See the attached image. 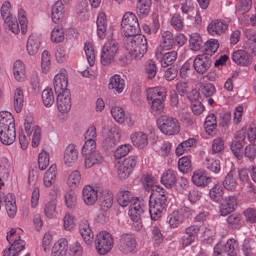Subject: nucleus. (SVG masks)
Listing matches in <instances>:
<instances>
[{
  "label": "nucleus",
  "mask_w": 256,
  "mask_h": 256,
  "mask_svg": "<svg viewBox=\"0 0 256 256\" xmlns=\"http://www.w3.org/2000/svg\"><path fill=\"white\" fill-rule=\"evenodd\" d=\"M166 192L160 186L151 194L149 200V212L152 220H156L166 211L168 204Z\"/></svg>",
  "instance_id": "nucleus-1"
},
{
  "label": "nucleus",
  "mask_w": 256,
  "mask_h": 256,
  "mask_svg": "<svg viewBox=\"0 0 256 256\" xmlns=\"http://www.w3.org/2000/svg\"><path fill=\"white\" fill-rule=\"evenodd\" d=\"M125 46L132 58H141L148 50L147 41L143 35L138 34L128 36L124 40Z\"/></svg>",
  "instance_id": "nucleus-2"
},
{
  "label": "nucleus",
  "mask_w": 256,
  "mask_h": 256,
  "mask_svg": "<svg viewBox=\"0 0 256 256\" xmlns=\"http://www.w3.org/2000/svg\"><path fill=\"white\" fill-rule=\"evenodd\" d=\"M82 154L84 160V167L86 168L101 164L104 161L102 154L96 149L92 142L84 144L82 148Z\"/></svg>",
  "instance_id": "nucleus-3"
},
{
  "label": "nucleus",
  "mask_w": 256,
  "mask_h": 256,
  "mask_svg": "<svg viewBox=\"0 0 256 256\" xmlns=\"http://www.w3.org/2000/svg\"><path fill=\"white\" fill-rule=\"evenodd\" d=\"M120 49L119 43L114 38L108 40L102 50L101 63L104 66H108L114 60Z\"/></svg>",
  "instance_id": "nucleus-4"
},
{
  "label": "nucleus",
  "mask_w": 256,
  "mask_h": 256,
  "mask_svg": "<svg viewBox=\"0 0 256 256\" xmlns=\"http://www.w3.org/2000/svg\"><path fill=\"white\" fill-rule=\"evenodd\" d=\"M114 240L112 235L106 231L100 232L96 240V248L100 255L108 254L113 247Z\"/></svg>",
  "instance_id": "nucleus-5"
},
{
  "label": "nucleus",
  "mask_w": 256,
  "mask_h": 256,
  "mask_svg": "<svg viewBox=\"0 0 256 256\" xmlns=\"http://www.w3.org/2000/svg\"><path fill=\"white\" fill-rule=\"evenodd\" d=\"M160 131L166 135H174L179 132L180 128L178 121L170 116H161L157 120Z\"/></svg>",
  "instance_id": "nucleus-6"
},
{
  "label": "nucleus",
  "mask_w": 256,
  "mask_h": 256,
  "mask_svg": "<svg viewBox=\"0 0 256 256\" xmlns=\"http://www.w3.org/2000/svg\"><path fill=\"white\" fill-rule=\"evenodd\" d=\"M121 25L125 36H128L136 35L140 30L138 18L131 12H126L124 15Z\"/></svg>",
  "instance_id": "nucleus-7"
},
{
  "label": "nucleus",
  "mask_w": 256,
  "mask_h": 256,
  "mask_svg": "<svg viewBox=\"0 0 256 256\" xmlns=\"http://www.w3.org/2000/svg\"><path fill=\"white\" fill-rule=\"evenodd\" d=\"M137 163V157L130 156L116 164L118 177L121 180L127 178L132 173Z\"/></svg>",
  "instance_id": "nucleus-8"
},
{
  "label": "nucleus",
  "mask_w": 256,
  "mask_h": 256,
  "mask_svg": "<svg viewBox=\"0 0 256 256\" xmlns=\"http://www.w3.org/2000/svg\"><path fill=\"white\" fill-rule=\"evenodd\" d=\"M22 233L23 231L20 228H12L8 232L6 237L10 247L18 252L22 250L26 246L25 241L21 238Z\"/></svg>",
  "instance_id": "nucleus-9"
},
{
  "label": "nucleus",
  "mask_w": 256,
  "mask_h": 256,
  "mask_svg": "<svg viewBox=\"0 0 256 256\" xmlns=\"http://www.w3.org/2000/svg\"><path fill=\"white\" fill-rule=\"evenodd\" d=\"M121 135L122 132L120 128L115 125L112 126L102 142V146L107 150H110L116 146Z\"/></svg>",
  "instance_id": "nucleus-10"
},
{
  "label": "nucleus",
  "mask_w": 256,
  "mask_h": 256,
  "mask_svg": "<svg viewBox=\"0 0 256 256\" xmlns=\"http://www.w3.org/2000/svg\"><path fill=\"white\" fill-rule=\"evenodd\" d=\"M194 67L196 71L200 74H204L210 68L212 64L210 56L208 54L198 55L194 60Z\"/></svg>",
  "instance_id": "nucleus-11"
},
{
  "label": "nucleus",
  "mask_w": 256,
  "mask_h": 256,
  "mask_svg": "<svg viewBox=\"0 0 256 256\" xmlns=\"http://www.w3.org/2000/svg\"><path fill=\"white\" fill-rule=\"evenodd\" d=\"M136 242L134 236L128 234L121 236L119 241V249L124 254L132 252L136 248Z\"/></svg>",
  "instance_id": "nucleus-12"
},
{
  "label": "nucleus",
  "mask_w": 256,
  "mask_h": 256,
  "mask_svg": "<svg viewBox=\"0 0 256 256\" xmlns=\"http://www.w3.org/2000/svg\"><path fill=\"white\" fill-rule=\"evenodd\" d=\"M174 39L172 33L170 31H164L162 32L160 45L156 50V56L159 58L162 54L164 49L168 50L172 48Z\"/></svg>",
  "instance_id": "nucleus-13"
},
{
  "label": "nucleus",
  "mask_w": 256,
  "mask_h": 256,
  "mask_svg": "<svg viewBox=\"0 0 256 256\" xmlns=\"http://www.w3.org/2000/svg\"><path fill=\"white\" fill-rule=\"evenodd\" d=\"M146 209V206L144 202L136 199L130 207L128 215L132 221L138 222L140 220L142 215Z\"/></svg>",
  "instance_id": "nucleus-14"
},
{
  "label": "nucleus",
  "mask_w": 256,
  "mask_h": 256,
  "mask_svg": "<svg viewBox=\"0 0 256 256\" xmlns=\"http://www.w3.org/2000/svg\"><path fill=\"white\" fill-rule=\"evenodd\" d=\"M56 104L58 110L62 113L68 112L71 108V98L69 90L56 94Z\"/></svg>",
  "instance_id": "nucleus-15"
},
{
  "label": "nucleus",
  "mask_w": 256,
  "mask_h": 256,
  "mask_svg": "<svg viewBox=\"0 0 256 256\" xmlns=\"http://www.w3.org/2000/svg\"><path fill=\"white\" fill-rule=\"evenodd\" d=\"M54 86L56 94L69 90L68 86V75L66 70H62L56 74L54 79Z\"/></svg>",
  "instance_id": "nucleus-16"
},
{
  "label": "nucleus",
  "mask_w": 256,
  "mask_h": 256,
  "mask_svg": "<svg viewBox=\"0 0 256 256\" xmlns=\"http://www.w3.org/2000/svg\"><path fill=\"white\" fill-rule=\"evenodd\" d=\"M227 28L228 25L224 21L215 20L208 24L207 31L212 36H219L224 34Z\"/></svg>",
  "instance_id": "nucleus-17"
},
{
  "label": "nucleus",
  "mask_w": 256,
  "mask_h": 256,
  "mask_svg": "<svg viewBox=\"0 0 256 256\" xmlns=\"http://www.w3.org/2000/svg\"><path fill=\"white\" fill-rule=\"evenodd\" d=\"M232 60L236 64L248 66L252 62V58L245 50H238L234 51L232 56Z\"/></svg>",
  "instance_id": "nucleus-18"
},
{
  "label": "nucleus",
  "mask_w": 256,
  "mask_h": 256,
  "mask_svg": "<svg viewBox=\"0 0 256 256\" xmlns=\"http://www.w3.org/2000/svg\"><path fill=\"white\" fill-rule=\"evenodd\" d=\"M98 190L91 186L86 185L82 189V198L88 206L93 205L98 200Z\"/></svg>",
  "instance_id": "nucleus-19"
},
{
  "label": "nucleus",
  "mask_w": 256,
  "mask_h": 256,
  "mask_svg": "<svg viewBox=\"0 0 256 256\" xmlns=\"http://www.w3.org/2000/svg\"><path fill=\"white\" fill-rule=\"evenodd\" d=\"M78 154V151L76 149V146L73 144H68L64 152V164L68 166H72L77 160Z\"/></svg>",
  "instance_id": "nucleus-20"
},
{
  "label": "nucleus",
  "mask_w": 256,
  "mask_h": 256,
  "mask_svg": "<svg viewBox=\"0 0 256 256\" xmlns=\"http://www.w3.org/2000/svg\"><path fill=\"white\" fill-rule=\"evenodd\" d=\"M192 180L194 184L198 186L204 187L211 182L212 178L206 176L204 170H198L193 172Z\"/></svg>",
  "instance_id": "nucleus-21"
},
{
  "label": "nucleus",
  "mask_w": 256,
  "mask_h": 256,
  "mask_svg": "<svg viewBox=\"0 0 256 256\" xmlns=\"http://www.w3.org/2000/svg\"><path fill=\"white\" fill-rule=\"evenodd\" d=\"M80 232L85 242L90 245L92 242L94 234L86 220H82L79 226Z\"/></svg>",
  "instance_id": "nucleus-22"
},
{
  "label": "nucleus",
  "mask_w": 256,
  "mask_h": 256,
  "mask_svg": "<svg viewBox=\"0 0 256 256\" xmlns=\"http://www.w3.org/2000/svg\"><path fill=\"white\" fill-rule=\"evenodd\" d=\"M237 204V199L234 196L226 197L222 203L220 212L221 215L226 216L232 212Z\"/></svg>",
  "instance_id": "nucleus-23"
},
{
  "label": "nucleus",
  "mask_w": 256,
  "mask_h": 256,
  "mask_svg": "<svg viewBox=\"0 0 256 256\" xmlns=\"http://www.w3.org/2000/svg\"><path fill=\"white\" fill-rule=\"evenodd\" d=\"M40 46V41L39 37L34 34L30 35L26 43V50L30 56L36 54L39 50Z\"/></svg>",
  "instance_id": "nucleus-24"
},
{
  "label": "nucleus",
  "mask_w": 256,
  "mask_h": 256,
  "mask_svg": "<svg viewBox=\"0 0 256 256\" xmlns=\"http://www.w3.org/2000/svg\"><path fill=\"white\" fill-rule=\"evenodd\" d=\"M0 130V140L1 142L6 145H10L12 144L16 139L15 126Z\"/></svg>",
  "instance_id": "nucleus-25"
},
{
  "label": "nucleus",
  "mask_w": 256,
  "mask_h": 256,
  "mask_svg": "<svg viewBox=\"0 0 256 256\" xmlns=\"http://www.w3.org/2000/svg\"><path fill=\"white\" fill-rule=\"evenodd\" d=\"M125 88L124 80L118 74L111 76L108 84V88L114 90L118 93H121Z\"/></svg>",
  "instance_id": "nucleus-26"
},
{
  "label": "nucleus",
  "mask_w": 256,
  "mask_h": 256,
  "mask_svg": "<svg viewBox=\"0 0 256 256\" xmlns=\"http://www.w3.org/2000/svg\"><path fill=\"white\" fill-rule=\"evenodd\" d=\"M130 138L133 144L138 148H143L148 144V136L142 132L132 134Z\"/></svg>",
  "instance_id": "nucleus-27"
},
{
  "label": "nucleus",
  "mask_w": 256,
  "mask_h": 256,
  "mask_svg": "<svg viewBox=\"0 0 256 256\" xmlns=\"http://www.w3.org/2000/svg\"><path fill=\"white\" fill-rule=\"evenodd\" d=\"M238 185L237 174L235 170H232L225 176L223 186L225 189L230 190H234Z\"/></svg>",
  "instance_id": "nucleus-28"
},
{
  "label": "nucleus",
  "mask_w": 256,
  "mask_h": 256,
  "mask_svg": "<svg viewBox=\"0 0 256 256\" xmlns=\"http://www.w3.org/2000/svg\"><path fill=\"white\" fill-rule=\"evenodd\" d=\"M166 89L163 86L149 88L147 91V99L148 100L164 99L166 96Z\"/></svg>",
  "instance_id": "nucleus-29"
},
{
  "label": "nucleus",
  "mask_w": 256,
  "mask_h": 256,
  "mask_svg": "<svg viewBox=\"0 0 256 256\" xmlns=\"http://www.w3.org/2000/svg\"><path fill=\"white\" fill-rule=\"evenodd\" d=\"M107 25L105 14L103 12H100L97 18L96 26L98 36L101 40L104 39L106 36Z\"/></svg>",
  "instance_id": "nucleus-30"
},
{
  "label": "nucleus",
  "mask_w": 256,
  "mask_h": 256,
  "mask_svg": "<svg viewBox=\"0 0 256 256\" xmlns=\"http://www.w3.org/2000/svg\"><path fill=\"white\" fill-rule=\"evenodd\" d=\"M64 6L60 0H58L52 8V19L54 22L58 23L64 17Z\"/></svg>",
  "instance_id": "nucleus-31"
},
{
  "label": "nucleus",
  "mask_w": 256,
  "mask_h": 256,
  "mask_svg": "<svg viewBox=\"0 0 256 256\" xmlns=\"http://www.w3.org/2000/svg\"><path fill=\"white\" fill-rule=\"evenodd\" d=\"M15 126L13 116L8 111L0 112V130Z\"/></svg>",
  "instance_id": "nucleus-32"
},
{
  "label": "nucleus",
  "mask_w": 256,
  "mask_h": 256,
  "mask_svg": "<svg viewBox=\"0 0 256 256\" xmlns=\"http://www.w3.org/2000/svg\"><path fill=\"white\" fill-rule=\"evenodd\" d=\"M68 248L67 240L64 239H60L54 246L52 256H66Z\"/></svg>",
  "instance_id": "nucleus-33"
},
{
  "label": "nucleus",
  "mask_w": 256,
  "mask_h": 256,
  "mask_svg": "<svg viewBox=\"0 0 256 256\" xmlns=\"http://www.w3.org/2000/svg\"><path fill=\"white\" fill-rule=\"evenodd\" d=\"M178 54L176 51L172 50L166 53H164L162 56H160L158 58H161V66L164 68H166L171 66L176 61L177 58Z\"/></svg>",
  "instance_id": "nucleus-34"
},
{
  "label": "nucleus",
  "mask_w": 256,
  "mask_h": 256,
  "mask_svg": "<svg viewBox=\"0 0 256 256\" xmlns=\"http://www.w3.org/2000/svg\"><path fill=\"white\" fill-rule=\"evenodd\" d=\"M56 174V166L52 164L46 172L44 176V184L46 187H50L55 182Z\"/></svg>",
  "instance_id": "nucleus-35"
},
{
  "label": "nucleus",
  "mask_w": 256,
  "mask_h": 256,
  "mask_svg": "<svg viewBox=\"0 0 256 256\" xmlns=\"http://www.w3.org/2000/svg\"><path fill=\"white\" fill-rule=\"evenodd\" d=\"M223 250L230 256H236L238 252V242L234 239L228 240L225 244H222Z\"/></svg>",
  "instance_id": "nucleus-36"
},
{
  "label": "nucleus",
  "mask_w": 256,
  "mask_h": 256,
  "mask_svg": "<svg viewBox=\"0 0 256 256\" xmlns=\"http://www.w3.org/2000/svg\"><path fill=\"white\" fill-rule=\"evenodd\" d=\"M14 75L15 78L19 82L24 80L25 74V67L21 60H17L14 64Z\"/></svg>",
  "instance_id": "nucleus-37"
},
{
  "label": "nucleus",
  "mask_w": 256,
  "mask_h": 256,
  "mask_svg": "<svg viewBox=\"0 0 256 256\" xmlns=\"http://www.w3.org/2000/svg\"><path fill=\"white\" fill-rule=\"evenodd\" d=\"M204 166L212 172L217 174L220 170V162L210 157H206L204 162Z\"/></svg>",
  "instance_id": "nucleus-38"
},
{
  "label": "nucleus",
  "mask_w": 256,
  "mask_h": 256,
  "mask_svg": "<svg viewBox=\"0 0 256 256\" xmlns=\"http://www.w3.org/2000/svg\"><path fill=\"white\" fill-rule=\"evenodd\" d=\"M161 182L166 188H172L176 182V174L172 170H168L163 173Z\"/></svg>",
  "instance_id": "nucleus-39"
},
{
  "label": "nucleus",
  "mask_w": 256,
  "mask_h": 256,
  "mask_svg": "<svg viewBox=\"0 0 256 256\" xmlns=\"http://www.w3.org/2000/svg\"><path fill=\"white\" fill-rule=\"evenodd\" d=\"M223 188L218 183L216 184L210 191V196L214 202H218L222 199Z\"/></svg>",
  "instance_id": "nucleus-40"
},
{
  "label": "nucleus",
  "mask_w": 256,
  "mask_h": 256,
  "mask_svg": "<svg viewBox=\"0 0 256 256\" xmlns=\"http://www.w3.org/2000/svg\"><path fill=\"white\" fill-rule=\"evenodd\" d=\"M190 46L192 50L198 51L200 49L202 41L200 35L197 33H192L190 35Z\"/></svg>",
  "instance_id": "nucleus-41"
},
{
  "label": "nucleus",
  "mask_w": 256,
  "mask_h": 256,
  "mask_svg": "<svg viewBox=\"0 0 256 256\" xmlns=\"http://www.w3.org/2000/svg\"><path fill=\"white\" fill-rule=\"evenodd\" d=\"M24 96L22 90L20 88H17L14 94V107L17 112H20L23 106Z\"/></svg>",
  "instance_id": "nucleus-42"
},
{
  "label": "nucleus",
  "mask_w": 256,
  "mask_h": 256,
  "mask_svg": "<svg viewBox=\"0 0 256 256\" xmlns=\"http://www.w3.org/2000/svg\"><path fill=\"white\" fill-rule=\"evenodd\" d=\"M118 195V202L122 207L127 206L134 198L133 195L128 190L120 192Z\"/></svg>",
  "instance_id": "nucleus-43"
},
{
  "label": "nucleus",
  "mask_w": 256,
  "mask_h": 256,
  "mask_svg": "<svg viewBox=\"0 0 256 256\" xmlns=\"http://www.w3.org/2000/svg\"><path fill=\"white\" fill-rule=\"evenodd\" d=\"M64 40V30L62 26H55L51 34V40L54 43H58Z\"/></svg>",
  "instance_id": "nucleus-44"
},
{
  "label": "nucleus",
  "mask_w": 256,
  "mask_h": 256,
  "mask_svg": "<svg viewBox=\"0 0 256 256\" xmlns=\"http://www.w3.org/2000/svg\"><path fill=\"white\" fill-rule=\"evenodd\" d=\"M178 167L180 172L188 173L192 170V162L190 156H183L178 161Z\"/></svg>",
  "instance_id": "nucleus-45"
},
{
  "label": "nucleus",
  "mask_w": 256,
  "mask_h": 256,
  "mask_svg": "<svg viewBox=\"0 0 256 256\" xmlns=\"http://www.w3.org/2000/svg\"><path fill=\"white\" fill-rule=\"evenodd\" d=\"M130 144H124L118 146L114 152V156L116 158L119 159L127 155L132 150Z\"/></svg>",
  "instance_id": "nucleus-46"
},
{
  "label": "nucleus",
  "mask_w": 256,
  "mask_h": 256,
  "mask_svg": "<svg viewBox=\"0 0 256 256\" xmlns=\"http://www.w3.org/2000/svg\"><path fill=\"white\" fill-rule=\"evenodd\" d=\"M84 49L87 60L90 65L92 66L95 62V53L92 44L86 42L85 43Z\"/></svg>",
  "instance_id": "nucleus-47"
},
{
  "label": "nucleus",
  "mask_w": 256,
  "mask_h": 256,
  "mask_svg": "<svg viewBox=\"0 0 256 256\" xmlns=\"http://www.w3.org/2000/svg\"><path fill=\"white\" fill-rule=\"evenodd\" d=\"M145 72L146 77L149 80L153 79L156 73V66L152 60H148L145 64Z\"/></svg>",
  "instance_id": "nucleus-48"
},
{
  "label": "nucleus",
  "mask_w": 256,
  "mask_h": 256,
  "mask_svg": "<svg viewBox=\"0 0 256 256\" xmlns=\"http://www.w3.org/2000/svg\"><path fill=\"white\" fill-rule=\"evenodd\" d=\"M65 202L66 206L70 208H74L76 205V196L74 191L72 190L66 192L64 194Z\"/></svg>",
  "instance_id": "nucleus-49"
},
{
  "label": "nucleus",
  "mask_w": 256,
  "mask_h": 256,
  "mask_svg": "<svg viewBox=\"0 0 256 256\" xmlns=\"http://www.w3.org/2000/svg\"><path fill=\"white\" fill-rule=\"evenodd\" d=\"M111 113L114 118L118 123L122 124L124 121V111L123 108L118 106L112 108Z\"/></svg>",
  "instance_id": "nucleus-50"
},
{
  "label": "nucleus",
  "mask_w": 256,
  "mask_h": 256,
  "mask_svg": "<svg viewBox=\"0 0 256 256\" xmlns=\"http://www.w3.org/2000/svg\"><path fill=\"white\" fill-rule=\"evenodd\" d=\"M80 174L79 171L74 170L70 173L68 179V184L70 187L75 188L80 184Z\"/></svg>",
  "instance_id": "nucleus-51"
},
{
  "label": "nucleus",
  "mask_w": 256,
  "mask_h": 256,
  "mask_svg": "<svg viewBox=\"0 0 256 256\" xmlns=\"http://www.w3.org/2000/svg\"><path fill=\"white\" fill-rule=\"evenodd\" d=\"M102 206L106 208L111 207L112 204L113 196L110 192L104 191L100 198Z\"/></svg>",
  "instance_id": "nucleus-52"
},
{
  "label": "nucleus",
  "mask_w": 256,
  "mask_h": 256,
  "mask_svg": "<svg viewBox=\"0 0 256 256\" xmlns=\"http://www.w3.org/2000/svg\"><path fill=\"white\" fill-rule=\"evenodd\" d=\"M42 98L44 105L50 107L54 103V98L52 89H46L42 92Z\"/></svg>",
  "instance_id": "nucleus-53"
},
{
  "label": "nucleus",
  "mask_w": 256,
  "mask_h": 256,
  "mask_svg": "<svg viewBox=\"0 0 256 256\" xmlns=\"http://www.w3.org/2000/svg\"><path fill=\"white\" fill-rule=\"evenodd\" d=\"M184 222L178 211H174L170 216L169 224L172 228H178Z\"/></svg>",
  "instance_id": "nucleus-54"
},
{
  "label": "nucleus",
  "mask_w": 256,
  "mask_h": 256,
  "mask_svg": "<svg viewBox=\"0 0 256 256\" xmlns=\"http://www.w3.org/2000/svg\"><path fill=\"white\" fill-rule=\"evenodd\" d=\"M206 54H208L211 56L214 54L219 47V42L217 40L212 38L208 40L205 44Z\"/></svg>",
  "instance_id": "nucleus-55"
},
{
  "label": "nucleus",
  "mask_w": 256,
  "mask_h": 256,
  "mask_svg": "<svg viewBox=\"0 0 256 256\" xmlns=\"http://www.w3.org/2000/svg\"><path fill=\"white\" fill-rule=\"evenodd\" d=\"M4 26L12 30L14 34H18L20 32V28L18 22L15 17H12L9 19L5 20L4 22Z\"/></svg>",
  "instance_id": "nucleus-56"
},
{
  "label": "nucleus",
  "mask_w": 256,
  "mask_h": 256,
  "mask_svg": "<svg viewBox=\"0 0 256 256\" xmlns=\"http://www.w3.org/2000/svg\"><path fill=\"white\" fill-rule=\"evenodd\" d=\"M96 128L94 126H90L85 133L84 137L86 140L84 144H86L88 142L92 144V142H93L94 146H96L95 138H96Z\"/></svg>",
  "instance_id": "nucleus-57"
},
{
  "label": "nucleus",
  "mask_w": 256,
  "mask_h": 256,
  "mask_svg": "<svg viewBox=\"0 0 256 256\" xmlns=\"http://www.w3.org/2000/svg\"><path fill=\"white\" fill-rule=\"evenodd\" d=\"M250 32H249V35L248 32L246 33V36L250 42H246L244 48L245 49L250 50L253 54H256V33L251 34Z\"/></svg>",
  "instance_id": "nucleus-58"
},
{
  "label": "nucleus",
  "mask_w": 256,
  "mask_h": 256,
  "mask_svg": "<svg viewBox=\"0 0 256 256\" xmlns=\"http://www.w3.org/2000/svg\"><path fill=\"white\" fill-rule=\"evenodd\" d=\"M200 90L201 94L206 97H210L216 92L215 87L210 83L202 85L200 87Z\"/></svg>",
  "instance_id": "nucleus-59"
},
{
  "label": "nucleus",
  "mask_w": 256,
  "mask_h": 256,
  "mask_svg": "<svg viewBox=\"0 0 256 256\" xmlns=\"http://www.w3.org/2000/svg\"><path fill=\"white\" fill-rule=\"evenodd\" d=\"M38 166L40 170H45L49 164V155L45 152H42L38 156Z\"/></svg>",
  "instance_id": "nucleus-60"
},
{
  "label": "nucleus",
  "mask_w": 256,
  "mask_h": 256,
  "mask_svg": "<svg viewBox=\"0 0 256 256\" xmlns=\"http://www.w3.org/2000/svg\"><path fill=\"white\" fill-rule=\"evenodd\" d=\"M56 203L52 200L45 204L44 212L46 217L51 218L54 216L56 214Z\"/></svg>",
  "instance_id": "nucleus-61"
},
{
  "label": "nucleus",
  "mask_w": 256,
  "mask_h": 256,
  "mask_svg": "<svg viewBox=\"0 0 256 256\" xmlns=\"http://www.w3.org/2000/svg\"><path fill=\"white\" fill-rule=\"evenodd\" d=\"M228 226L230 228L234 229L238 228L240 225V218L239 215L234 214L227 218Z\"/></svg>",
  "instance_id": "nucleus-62"
},
{
  "label": "nucleus",
  "mask_w": 256,
  "mask_h": 256,
  "mask_svg": "<svg viewBox=\"0 0 256 256\" xmlns=\"http://www.w3.org/2000/svg\"><path fill=\"white\" fill-rule=\"evenodd\" d=\"M164 99L156 100H152L151 104L152 112L154 114H160L164 110V104L162 102Z\"/></svg>",
  "instance_id": "nucleus-63"
},
{
  "label": "nucleus",
  "mask_w": 256,
  "mask_h": 256,
  "mask_svg": "<svg viewBox=\"0 0 256 256\" xmlns=\"http://www.w3.org/2000/svg\"><path fill=\"white\" fill-rule=\"evenodd\" d=\"M243 144L242 142L237 140L233 141L231 144L230 149L238 159L242 158Z\"/></svg>",
  "instance_id": "nucleus-64"
}]
</instances>
